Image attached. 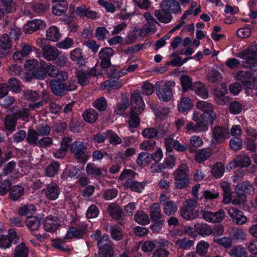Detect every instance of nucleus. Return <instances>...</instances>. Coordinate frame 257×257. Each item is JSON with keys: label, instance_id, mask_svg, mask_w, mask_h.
Returning a JSON list of instances; mask_svg holds the SVG:
<instances>
[{"label": "nucleus", "instance_id": "62", "mask_svg": "<svg viewBox=\"0 0 257 257\" xmlns=\"http://www.w3.org/2000/svg\"><path fill=\"white\" fill-rule=\"evenodd\" d=\"M221 78V73L215 69L211 70L207 74V79L211 83H216Z\"/></svg>", "mask_w": 257, "mask_h": 257}, {"label": "nucleus", "instance_id": "44", "mask_svg": "<svg viewBox=\"0 0 257 257\" xmlns=\"http://www.w3.org/2000/svg\"><path fill=\"white\" fill-rule=\"evenodd\" d=\"M229 254L233 257H247V251L244 247L238 245L230 250Z\"/></svg>", "mask_w": 257, "mask_h": 257}, {"label": "nucleus", "instance_id": "56", "mask_svg": "<svg viewBox=\"0 0 257 257\" xmlns=\"http://www.w3.org/2000/svg\"><path fill=\"white\" fill-rule=\"evenodd\" d=\"M8 85L11 90L16 93L22 90L20 81L15 78H11L8 81Z\"/></svg>", "mask_w": 257, "mask_h": 257}, {"label": "nucleus", "instance_id": "33", "mask_svg": "<svg viewBox=\"0 0 257 257\" xmlns=\"http://www.w3.org/2000/svg\"><path fill=\"white\" fill-rule=\"evenodd\" d=\"M17 119L13 115L9 114L4 118V125L5 128L10 132H13L16 130Z\"/></svg>", "mask_w": 257, "mask_h": 257}, {"label": "nucleus", "instance_id": "24", "mask_svg": "<svg viewBox=\"0 0 257 257\" xmlns=\"http://www.w3.org/2000/svg\"><path fill=\"white\" fill-rule=\"evenodd\" d=\"M195 121L196 122L195 124H193L192 122H190L186 124L185 128L187 131L192 130L195 133H199L208 130V124L203 120L199 119V120Z\"/></svg>", "mask_w": 257, "mask_h": 257}, {"label": "nucleus", "instance_id": "3", "mask_svg": "<svg viewBox=\"0 0 257 257\" xmlns=\"http://www.w3.org/2000/svg\"><path fill=\"white\" fill-rule=\"evenodd\" d=\"M238 56L243 60L242 66L245 68H249L257 65V44L238 53Z\"/></svg>", "mask_w": 257, "mask_h": 257}, {"label": "nucleus", "instance_id": "46", "mask_svg": "<svg viewBox=\"0 0 257 257\" xmlns=\"http://www.w3.org/2000/svg\"><path fill=\"white\" fill-rule=\"evenodd\" d=\"M24 189L19 185H15L12 187L10 190V194L12 200L16 201L19 199L23 195Z\"/></svg>", "mask_w": 257, "mask_h": 257}, {"label": "nucleus", "instance_id": "50", "mask_svg": "<svg viewBox=\"0 0 257 257\" xmlns=\"http://www.w3.org/2000/svg\"><path fill=\"white\" fill-rule=\"evenodd\" d=\"M224 172V166L221 163L217 162L213 165L211 169V174L214 177H221Z\"/></svg>", "mask_w": 257, "mask_h": 257}, {"label": "nucleus", "instance_id": "55", "mask_svg": "<svg viewBox=\"0 0 257 257\" xmlns=\"http://www.w3.org/2000/svg\"><path fill=\"white\" fill-rule=\"evenodd\" d=\"M235 161L237 162L238 166L241 167H246L251 163L249 158L244 154L237 155L235 158Z\"/></svg>", "mask_w": 257, "mask_h": 257}, {"label": "nucleus", "instance_id": "48", "mask_svg": "<svg viewBox=\"0 0 257 257\" xmlns=\"http://www.w3.org/2000/svg\"><path fill=\"white\" fill-rule=\"evenodd\" d=\"M92 105L99 111H103L107 106V102L104 97H100L93 101Z\"/></svg>", "mask_w": 257, "mask_h": 257}, {"label": "nucleus", "instance_id": "34", "mask_svg": "<svg viewBox=\"0 0 257 257\" xmlns=\"http://www.w3.org/2000/svg\"><path fill=\"white\" fill-rule=\"evenodd\" d=\"M152 160V154L149 153L142 152L138 155L137 163L140 166H145L149 165Z\"/></svg>", "mask_w": 257, "mask_h": 257}, {"label": "nucleus", "instance_id": "17", "mask_svg": "<svg viewBox=\"0 0 257 257\" xmlns=\"http://www.w3.org/2000/svg\"><path fill=\"white\" fill-rule=\"evenodd\" d=\"M42 51L44 58L49 61H54L60 54V51L56 47L50 45L44 46Z\"/></svg>", "mask_w": 257, "mask_h": 257}, {"label": "nucleus", "instance_id": "60", "mask_svg": "<svg viewBox=\"0 0 257 257\" xmlns=\"http://www.w3.org/2000/svg\"><path fill=\"white\" fill-rule=\"evenodd\" d=\"M176 244L181 248L187 249L194 244V241L187 239L186 238H182L178 239L176 241Z\"/></svg>", "mask_w": 257, "mask_h": 257}, {"label": "nucleus", "instance_id": "10", "mask_svg": "<svg viewBox=\"0 0 257 257\" xmlns=\"http://www.w3.org/2000/svg\"><path fill=\"white\" fill-rule=\"evenodd\" d=\"M114 54V50L110 47H105L100 50L98 54V56L100 60V65L102 68H108L110 66V58Z\"/></svg>", "mask_w": 257, "mask_h": 257}, {"label": "nucleus", "instance_id": "21", "mask_svg": "<svg viewBox=\"0 0 257 257\" xmlns=\"http://www.w3.org/2000/svg\"><path fill=\"white\" fill-rule=\"evenodd\" d=\"M212 137L218 143H222L228 138V130L224 127L215 126L212 130Z\"/></svg>", "mask_w": 257, "mask_h": 257}, {"label": "nucleus", "instance_id": "61", "mask_svg": "<svg viewBox=\"0 0 257 257\" xmlns=\"http://www.w3.org/2000/svg\"><path fill=\"white\" fill-rule=\"evenodd\" d=\"M24 98L29 101H36L40 97L39 94L36 91L27 90L24 92Z\"/></svg>", "mask_w": 257, "mask_h": 257}, {"label": "nucleus", "instance_id": "63", "mask_svg": "<svg viewBox=\"0 0 257 257\" xmlns=\"http://www.w3.org/2000/svg\"><path fill=\"white\" fill-rule=\"evenodd\" d=\"M242 141L239 137H234L229 141V146L231 149L237 151L242 148Z\"/></svg>", "mask_w": 257, "mask_h": 257}, {"label": "nucleus", "instance_id": "5", "mask_svg": "<svg viewBox=\"0 0 257 257\" xmlns=\"http://www.w3.org/2000/svg\"><path fill=\"white\" fill-rule=\"evenodd\" d=\"M70 151L79 162L85 163L90 156L87 146L81 141H75L70 147Z\"/></svg>", "mask_w": 257, "mask_h": 257}, {"label": "nucleus", "instance_id": "57", "mask_svg": "<svg viewBox=\"0 0 257 257\" xmlns=\"http://www.w3.org/2000/svg\"><path fill=\"white\" fill-rule=\"evenodd\" d=\"M28 248L24 243H20L16 248L15 257H28Z\"/></svg>", "mask_w": 257, "mask_h": 257}, {"label": "nucleus", "instance_id": "51", "mask_svg": "<svg viewBox=\"0 0 257 257\" xmlns=\"http://www.w3.org/2000/svg\"><path fill=\"white\" fill-rule=\"evenodd\" d=\"M67 7V3L56 4L52 7V13L56 16H60L66 12Z\"/></svg>", "mask_w": 257, "mask_h": 257}, {"label": "nucleus", "instance_id": "18", "mask_svg": "<svg viewBox=\"0 0 257 257\" xmlns=\"http://www.w3.org/2000/svg\"><path fill=\"white\" fill-rule=\"evenodd\" d=\"M131 110L142 113L145 108V103L140 93H134L131 97Z\"/></svg>", "mask_w": 257, "mask_h": 257}, {"label": "nucleus", "instance_id": "38", "mask_svg": "<svg viewBox=\"0 0 257 257\" xmlns=\"http://www.w3.org/2000/svg\"><path fill=\"white\" fill-rule=\"evenodd\" d=\"M134 219L137 223L142 225L148 224L150 221L148 215L142 210H138L136 213Z\"/></svg>", "mask_w": 257, "mask_h": 257}, {"label": "nucleus", "instance_id": "41", "mask_svg": "<svg viewBox=\"0 0 257 257\" xmlns=\"http://www.w3.org/2000/svg\"><path fill=\"white\" fill-rule=\"evenodd\" d=\"M86 171L88 174L95 176L104 175L103 172L104 173H106V170L100 169L93 164H87L86 167Z\"/></svg>", "mask_w": 257, "mask_h": 257}, {"label": "nucleus", "instance_id": "23", "mask_svg": "<svg viewBox=\"0 0 257 257\" xmlns=\"http://www.w3.org/2000/svg\"><path fill=\"white\" fill-rule=\"evenodd\" d=\"M154 16L157 21L163 24H169L173 20V16L168 12L165 11L163 8L157 10L154 12Z\"/></svg>", "mask_w": 257, "mask_h": 257}, {"label": "nucleus", "instance_id": "19", "mask_svg": "<svg viewBox=\"0 0 257 257\" xmlns=\"http://www.w3.org/2000/svg\"><path fill=\"white\" fill-rule=\"evenodd\" d=\"M46 27L45 23L41 20H34L29 21L25 26L24 31L26 34H31L33 32L43 29Z\"/></svg>", "mask_w": 257, "mask_h": 257}, {"label": "nucleus", "instance_id": "35", "mask_svg": "<svg viewBox=\"0 0 257 257\" xmlns=\"http://www.w3.org/2000/svg\"><path fill=\"white\" fill-rule=\"evenodd\" d=\"M193 106V103L191 99L187 97H183L178 105V108L180 112H184L191 109Z\"/></svg>", "mask_w": 257, "mask_h": 257}, {"label": "nucleus", "instance_id": "9", "mask_svg": "<svg viewBox=\"0 0 257 257\" xmlns=\"http://www.w3.org/2000/svg\"><path fill=\"white\" fill-rule=\"evenodd\" d=\"M160 8H163L165 11L171 15H178L182 12L181 7L179 2L176 0H163L160 4Z\"/></svg>", "mask_w": 257, "mask_h": 257}, {"label": "nucleus", "instance_id": "37", "mask_svg": "<svg viewBox=\"0 0 257 257\" xmlns=\"http://www.w3.org/2000/svg\"><path fill=\"white\" fill-rule=\"evenodd\" d=\"M97 112L93 108L86 110L83 113V117L85 121L89 123L94 122L98 118Z\"/></svg>", "mask_w": 257, "mask_h": 257}, {"label": "nucleus", "instance_id": "30", "mask_svg": "<svg viewBox=\"0 0 257 257\" xmlns=\"http://www.w3.org/2000/svg\"><path fill=\"white\" fill-rule=\"evenodd\" d=\"M192 90L200 97L206 99L208 97V92L205 85L201 82H196L193 84Z\"/></svg>", "mask_w": 257, "mask_h": 257}, {"label": "nucleus", "instance_id": "16", "mask_svg": "<svg viewBox=\"0 0 257 257\" xmlns=\"http://www.w3.org/2000/svg\"><path fill=\"white\" fill-rule=\"evenodd\" d=\"M46 197L50 200H55L58 198L60 193V189L58 185L54 183H52L43 190Z\"/></svg>", "mask_w": 257, "mask_h": 257}, {"label": "nucleus", "instance_id": "8", "mask_svg": "<svg viewBox=\"0 0 257 257\" xmlns=\"http://www.w3.org/2000/svg\"><path fill=\"white\" fill-rule=\"evenodd\" d=\"M87 224L84 222H80L76 224L74 226H70L67 231L64 238L66 239L73 238L81 239L87 234Z\"/></svg>", "mask_w": 257, "mask_h": 257}, {"label": "nucleus", "instance_id": "27", "mask_svg": "<svg viewBox=\"0 0 257 257\" xmlns=\"http://www.w3.org/2000/svg\"><path fill=\"white\" fill-rule=\"evenodd\" d=\"M196 232L202 237L208 236L213 233L211 226L206 223H198L194 225Z\"/></svg>", "mask_w": 257, "mask_h": 257}, {"label": "nucleus", "instance_id": "45", "mask_svg": "<svg viewBox=\"0 0 257 257\" xmlns=\"http://www.w3.org/2000/svg\"><path fill=\"white\" fill-rule=\"evenodd\" d=\"M76 76L78 82L81 86H86L89 83L90 77L88 71H78Z\"/></svg>", "mask_w": 257, "mask_h": 257}, {"label": "nucleus", "instance_id": "43", "mask_svg": "<svg viewBox=\"0 0 257 257\" xmlns=\"http://www.w3.org/2000/svg\"><path fill=\"white\" fill-rule=\"evenodd\" d=\"M38 134L34 130L30 129L26 137V141L29 145L37 146L39 143Z\"/></svg>", "mask_w": 257, "mask_h": 257}, {"label": "nucleus", "instance_id": "20", "mask_svg": "<svg viewBox=\"0 0 257 257\" xmlns=\"http://www.w3.org/2000/svg\"><path fill=\"white\" fill-rule=\"evenodd\" d=\"M50 85L52 91L56 95L62 96L67 93L65 83H61L55 79L50 81Z\"/></svg>", "mask_w": 257, "mask_h": 257}, {"label": "nucleus", "instance_id": "59", "mask_svg": "<svg viewBox=\"0 0 257 257\" xmlns=\"http://www.w3.org/2000/svg\"><path fill=\"white\" fill-rule=\"evenodd\" d=\"M189 142L190 146L189 147V150L191 153L193 152L194 149L193 147L198 148L203 145V141L202 139L197 136H193L191 137Z\"/></svg>", "mask_w": 257, "mask_h": 257}, {"label": "nucleus", "instance_id": "31", "mask_svg": "<svg viewBox=\"0 0 257 257\" xmlns=\"http://www.w3.org/2000/svg\"><path fill=\"white\" fill-rule=\"evenodd\" d=\"M25 223L30 231L38 230L41 224L40 219L36 217H28Z\"/></svg>", "mask_w": 257, "mask_h": 257}, {"label": "nucleus", "instance_id": "29", "mask_svg": "<svg viewBox=\"0 0 257 257\" xmlns=\"http://www.w3.org/2000/svg\"><path fill=\"white\" fill-rule=\"evenodd\" d=\"M61 34L58 28L52 26L48 28L46 31V39L53 42H57L61 38Z\"/></svg>", "mask_w": 257, "mask_h": 257}, {"label": "nucleus", "instance_id": "53", "mask_svg": "<svg viewBox=\"0 0 257 257\" xmlns=\"http://www.w3.org/2000/svg\"><path fill=\"white\" fill-rule=\"evenodd\" d=\"M141 113H138L137 111L132 110L128 120L129 125L133 128L138 127L140 124V118L138 115Z\"/></svg>", "mask_w": 257, "mask_h": 257}, {"label": "nucleus", "instance_id": "26", "mask_svg": "<svg viewBox=\"0 0 257 257\" xmlns=\"http://www.w3.org/2000/svg\"><path fill=\"white\" fill-rule=\"evenodd\" d=\"M76 14L80 17H87V18L94 19L98 17L97 13L86 8L84 5L78 7L76 10Z\"/></svg>", "mask_w": 257, "mask_h": 257}, {"label": "nucleus", "instance_id": "32", "mask_svg": "<svg viewBox=\"0 0 257 257\" xmlns=\"http://www.w3.org/2000/svg\"><path fill=\"white\" fill-rule=\"evenodd\" d=\"M150 215L153 221L160 220L162 217L161 209L159 203H153L150 207Z\"/></svg>", "mask_w": 257, "mask_h": 257}, {"label": "nucleus", "instance_id": "6", "mask_svg": "<svg viewBox=\"0 0 257 257\" xmlns=\"http://www.w3.org/2000/svg\"><path fill=\"white\" fill-rule=\"evenodd\" d=\"M59 70L56 66L42 61H40L39 69L35 72V76L39 79H44L46 75L51 77L55 78L59 74Z\"/></svg>", "mask_w": 257, "mask_h": 257}, {"label": "nucleus", "instance_id": "28", "mask_svg": "<svg viewBox=\"0 0 257 257\" xmlns=\"http://www.w3.org/2000/svg\"><path fill=\"white\" fill-rule=\"evenodd\" d=\"M146 183L144 182H139L133 180L132 178L127 179L124 184V187L126 188H130L133 191L141 192L144 188Z\"/></svg>", "mask_w": 257, "mask_h": 257}, {"label": "nucleus", "instance_id": "22", "mask_svg": "<svg viewBox=\"0 0 257 257\" xmlns=\"http://www.w3.org/2000/svg\"><path fill=\"white\" fill-rule=\"evenodd\" d=\"M70 59L76 62L80 67L84 66L86 62L82 50L80 48H75L70 52Z\"/></svg>", "mask_w": 257, "mask_h": 257}, {"label": "nucleus", "instance_id": "14", "mask_svg": "<svg viewBox=\"0 0 257 257\" xmlns=\"http://www.w3.org/2000/svg\"><path fill=\"white\" fill-rule=\"evenodd\" d=\"M108 211L113 219L119 221V224L123 225L124 223L125 215L122 208L116 204H110L108 207Z\"/></svg>", "mask_w": 257, "mask_h": 257}, {"label": "nucleus", "instance_id": "40", "mask_svg": "<svg viewBox=\"0 0 257 257\" xmlns=\"http://www.w3.org/2000/svg\"><path fill=\"white\" fill-rule=\"evenodd\" d=\"M36 211V208L33 204L26 205L20 208L19 210V214L20 216H27L32 217Z\"/></svg>", "mask_w": 257, "mask_h": 257}, {"label": "nucleus", "instance_id": "49", "mask_svg": "<svg viewBox=\"0 0 257 257\" xmlns=\"http://www.w3.org/2000/svg\"><path fill=\"white\" fill-rule=\"evenodd\" d=\"M213 242L218 244L224 248H229L232 244V239L229 237H222L221 238L215 237L213 238Z\"/></svg>", "mask_w": 257, "mask_h": 257}, {"label": "nucleus", "instance_id": "54", "mask_svg": "<svg viewBox=\"0 0 257 257\" xmlns=\"http://www.w3.org/2000/svg\"><path fill=\"white\" fill-rule=\"evenodd\" d=\"M246 201V196L242 193H232V203L234 205H239Z\"/></svg>", "mask_w": 257, "mask_h": 257}, {"label": "nucleus", "instance_id": "25", "mask_svg": "<svg viewBox=\"0 0 257 257\" xmlns=\"http://www.w3.org/2000/svg\"><path fill=\"white\" fill-rule=\"evenodd\" d=\"M212 155V150L209 148H206L197 150L195 153V160L198 163H201L208 159Z\"/></svg>", "mask_w": 257, "mask_h": 257}, {"label": "nucleus", "instance_id": "13", "mask_svg": "<svg viewBox=\"0 0 257 257\" xmlns=\"http://www.w3.org/2000/svg\"><path fill=\"white\" fill-rule=\"evenodd\" d=\"M61 224V221L57 216H48L44 220V227L46 231L53 232L57 230Z\"/></svg>", "mask_w": 257, "mask_h": 257}, {"label": "nucleus", "instance_id": "36", "mask_svg": "<svg viewBox=\"0 0 257 257\" xmlns=\"http://www.w3.org/2000/svg\"><path fill=\"white\" fill-rule=\"evenodd\" d=\"M163 205L164 212L167 216L174 215L177 211L178 206L173 201H167Z\"/></svg>", "mask_w": 257, "mask_h": 257}, {"label": "nucleus", "instance_id": "2", "mask_svg": "<svg viewBox=\"0 0 257 257\" xmlns=\"http://www.w3.org/2000/svg\"><path fill=\"white\" fill-rule=\"evenodd\" d=\"M176 83L172 81H158L155 85V89L158 98L164 102L170 101L173 98L172 89Z\"/></svg>", "mask_w": 257, "mask_h": 257}, {"label": "nucleus", "instance_id": "39", "mask_svg": "<svg viewBox=\"0 0 257 257\" xmlns=\"http://www.w3.org/2000/svg\"><path fill=\"white\" fill-rule=\"evenodd\" d=\"M180 80L183 92H186L188 90H192L193 84L192 78L189 76L182 75L181 76Z\"/></svg>", "mask_w": 257, "mask_h": 257}, {"label": "nucleus", "instance_id": "4", "mask_svg": "<svg viewBox=\"0 0 257 257\" xmlns=\"http://www.w3.org/2000/svg\"><path fill=\"white\" fill-rule=\"evenodd\" d=\"M198 205L196 200L189 199L183 203L180 209V215L186 220H193L198 217L199 213L195 210Z\"/></svg>", "mask_w": 257, "mask_h": 257}, {"label": "nucleus", "instance_id": "47", "mask_svg": "<svg viewBox=\"0 0 257 257\" xmlns=\"http://www.w3.org/2000/svg\"><path fill=\"white\" fill-rule=\"evenodd\" d=\"M0 6L5 9L6 13H12L16 10V4L13 0H0Z\"/></svg>", "mask_w": 257, "mask_h": 257}, {"label": "nucleus", "instance_id": "7", "mask_svg": "<svg viewBox=\"0 0 257 257\" xmlns=\"http://www.w3.org/2000/svg\"><path fill=\"white\" fill-rule=\"evenodd\" d=\"M144 17L146 23L140 31L139 35L142 37L155 34L157 30L156 25H159V22L149 12H145L144 14Z\"/></svg>", "mask_w": 257, "mask_h": 257}, {"label": "nucleus", "instance_id": "12", "mask_svg": "<svg viewBox=\"0 0 257 257\" xmlns=\"http://www.w3.org/2000/svg\"><path fill=\"white\" fill-rule=\"evenodd\" d=\"M228 214L236 224L243 225L247 222V219L243 212L235 207H230L228 210Z\"/></svg>", "mask_w": 257, "mask_h": 257}, {"label": "nucleus", "instance_id": "15", "mask_svg": "<svg viewBox=\"0 0 257 257\" xmlns=\"http://www.w3.org/2000/svg\"><path fill=\"white\" fill-rule=\"evenodd\" d=\"M251 74L248 71H239L236 75L237 80L239 81L245 89H252L253 87L251 80Z\"/></svg>", "mask_w": 257, "mask_h": 257}, {"label": "nucleus", "instance_id": "42", "mask_svg": "<svg viewBox=\"0 0 257 257\" xmlns=\"http://www.w3.org/2000/svg\"><path fill=\"white\" fill-rule=\"evenodd\" d=\"M16 162L11 161L5 165L3 169V175L4 176L16 175L18 171L16 169Z\"/></svg>", "mask_w": 257, "mask_h": 257}, {"label": "nucleus", "instance_id": "58", "mask_svg": "<svg viewBox=\"0 0 257 257\" xmlns=\"http://www.w3.org/2000/svg\"><path fill=\"white\" fill-rule=\"evenodd\" d=\"M175 177H188L190 175L188 167L185 164L180 165L174 172Z\"/></svg>", "mask_w": 257, "mask_h": 257}, {"label": "nucleus", "instance_id": "11", "mask_svg": "<svg viewBox=\"0 0 257 257\" xmlns=\"http://www.w3.org/2000/svg\"><path fill=\"white\" fill-rule=\"evenodd\" d=\"M19 240L16 232L13 229L9 230L8 235H2L0 237V247L6 249L10 247L12 243H16Z\"/></svg>", "mask_w": 257, "mask_h": 257}, {"label": "nucleus", "instance_id": "1", "mask_svg": "<svg viewBox=\"0 0 257 257\" xmlns=\"http://www.w3.org/2000/svg\"><path fill=\"white\" fill-rule=\"evenodd\" d=\"M196 106L197 109L203 112L201 114L198 111L194 112L192 116V119L194 121H198L201 119L208 124L209 123L212 124L216 119V114L214 111V106L211 103L200 100L197 102Z\"/></svg>", "mask_w": 257, "mask_h": 257}, {"label": "nucleus", "instance_id": "64", "mask_svg": "<svg viewBox=\"0 0 257 257\" xmlns=\"http://www.w3.org/2000/svg\"><path fill=\"white\" fill-rule=\"evenodd\" d=\"M232 237L237 240H244L246 239V233L240 228H234L231 231Z\"/></svg>", "mask_w": 257, "mask_h": 257}, {"label": "nucleus", "instance_id": "52", "mask_svg": "<svg viewBox=\"0 0 257 257\" xmlns=\"http://www.w3.org/2000/svg\"><path fill=\"white\" fill-rule=\"evenodd\" d=\"M16 119H21L22 120H27L30 116V110L28 108H23L17 110L13 114Z\"/></svg>", "mask_w": 257, "mask_h": 257}]
</instances>
